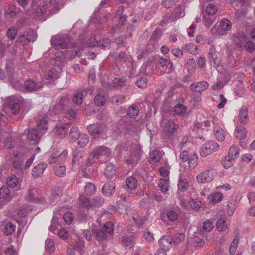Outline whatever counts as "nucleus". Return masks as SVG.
<instances>
[{
	"mask_svg": "<svg viewBox=\"0 0 255 255\" xmlns=\"http://www.w3.org/2000/svg\"><path fill=\"white\" fill-rule=\"evenodd\" d=\"M206 11L207 13L209 15H213L217 11V6L213 4L210 3L207 6Z\"/></svg>",
	"mask_w": 255,
	"mask_h": 255,
	"instance_id": "nucleus-62",
	"label": "nucleus"
},
{
	"mask_svg": "<svg viewBox=\"0 0 255 255\" xmlns=\"http://www.w3.org/2000/svg\"><path fill=\"white\" fill-rule=\"evenodd\" d=\"M37 192L36 189L34 187H30L27 191V200L29 201L34 202L35 200V194Z\"/></svg>",
	"mask_w": 255,
	"mask_h": 255,
	"instance_id": "nucleus-43",
	"label": "nucleus"
},
{
	"mask_svg": "<svg viewBox=\"0 0 255 255\" xmlns=\"http://www.w3.org/2000/svg\"><path fill=\"white\" fill-rule=\"evenodd\" d=\"M185 239V235L183 233H177L175 235L174 238L172 239L173 243L178 245L180 242L183 241Z\"/></svg>",
	"mask_w": 255,
	"mask_h": 255,
	"instance_id": "nucleus-61",
	"label": "nucleus"
},
{
	"mask_svg": "<svg viewBox=\"0 0 255 255\" xmlns=\"http://www.w3.org/2000/svg\"><path fill=\"white\" fill-rule=\"evenodd\" d=\"M214 227L213 223L210 221H206L203 222L202 229L206 232H210Z\"/></svg>",
	"mask_w": 255,
	"mask_h": 255,
	"instance_id": "nucleus-63",
	"label": "nucleus"
},
{
	"mask_svg": "<svg viewBox=\"0 0 255 255\" xmlns=\"http://www.w3.org/2000/svg\"><path fill=\"white\" fill-rule=\"evenodd\" d=\"M133 239L132 235H123L119 237L118 241L126 248L131 249L134 245Z\"/></svg>",
	"mask_w": 255,
	"mask_h": 255,
	"instance_id": "nucleus-14",
	"label": "nucleus"
},
{
	"mask_svg": "<svg viewBox=\"0 0 255 255\" xmlns=\"http://www.w3.org/2000/svg\"><path fill=\"white\" fill-rule=\"evenodd\" d=\"M17 183L18 179L15 175H12L7 179L6 183L10 187H15Z\"/></svg>",
	"mask_w": 255,
	"mask_h": 255,
	"instance_id": "nucleus-52",
	"label": "nucleus"
},
{
	"mask_svg": "<svg viewBox=\"0 0 255 255\" xmlns=\"http://www.w3.org/2000/svg\"><path fill=\"white\" fill-rule=\"evenodd\" d=\"M106 233L111 234L114 230V224L111 222H107L104 224L102 228Z\"/></svg>",
	"mask_w": 255,
	"mask_h": 255,
	"instance_id": "nucleus-51",
	"label": "nucleus"
},
{
	"mask_svg": "<svg viewBox=\"0 0 255 255\" xmlns=\"http://www.w3.org/2000/svg\"><path fill=\"white\" fill-rule=\"evenodd\" d=\"M156 64L159 69L165 73H170L174 70L172 62L166 58L159 57L157 59Z\"/></svg>",
	"mask_w": 255,
	"mask_h": 255,
	"instance_id": "nucleus-7",
	"label": "nucleus"
},
{
	"mask_svg": "<svg viewBox=\"0 0 255 255\" xmlns=\"http://www.w3.org/2000/svg\"><path fill=\"white\" fill-rule=\"evenodd\" d=\"M182 12L180 7H177L173 14L167 13L165 14L164 18L161 21V25L167 24L168 22H171L174 19H177L182 16Z\"/></svg>",
	"mask_w": 255,
	"mask_h": 255,
	"instance_id": "nucleus-12",
	"label": "nucleus"
},
{
	"mask_svg": "<svg viewBox=\"0 0 255 255\" xmlns=\"http://www.w3.org/2000/svg\"><path fill=\"white\" fill-rule=\"evenodd\" d=\"M10 190L8 187L2 186L0 188V198L1 199V205H5L9 202L11 197L9 194Z\"/></svg>",
	"mask_w": 255,
	"mask_h": 255,
	"instance_id": "nucleus-16",
	"label": "nucleus"
},
{
	"mask_svg": "<svg viewBox=\"0 0 255 255\" xmlns=\"http://www.w3.org/2000/svg\"><path fill=\"white\" fill-rule=\"evenodd\" d=\"M116 168V166L111 163H109L107 165L104 172V175L107 179H111L115 176Z\"/></svg>",
	"mask_w": 255,
	"mask_h": 255,
	"instance_id": "nucleus-25",
	"label": "nucleus"
},
{
	"mask_svg": "<svg viewBox=\"0 0 255 255\" xmlns=\"http://www.w3.org/2000/svg\"><path fill=\"white\" fill-rule=\"evenodd\" d=\"M172 239L167 236H163L158 241L160 249L168 251L172 247Z\"/></svg>",
	"mask_w": 255,
	"mask_h": 255,
	"instance_id": "nucleus-20",
	"label": "nucleus"
},
{
	"mask_svg": "<svg viewBox=\"0 0 255 255\" xmlns=\"http://www.w3.org/2000/svg\"><path fill=\"white\" fill-rule=\"evenodd\" d=\"M149 156L153 162L155 163L158 162L161 159V152L157 150H153L150 152Z\"/></svg>",
	"mask_w": 255,
	"mask_h": 255,
	"instance_id": "nucleus-37",
	"label": "nucleus"
},
{
	"mask_svg": "<svg viewBox=\"0 0 255 255\" xmlns=\"http://www.w3.org/2000/svg\"><path fill=\"white\" fill-rule=\"evenodd\" d=\"M126 97L124 95H117L112 97V102L113 104L118 105L123 103Z\"/></svg>",
	"mask_w": 255,
	"mask_h": 255,
	"instance_id": "nucleus-49",
	"label": "nucleus"
},
{
	"mask_svg": "<svg viewBox=\"0 0 255 255\" xmlns=\"http://www.w3.org/2000/svg\"><path fill=\"white\" fill-rule=\"evenodd\" d=\"M65 117L70 120H74L76 116V112L72 109H67L65 111Z\"/></svg>",
	"mask_w": 255,
	"mask_h": 255,
	"instance_id": "nucleus-60",
	"label": "nucleus"
},
{
	"mask_svg": "<svg viewBox=\"0 0 255 255\" xmlns=\"http://www.w3.org/2000/svg\"><path fill=\"white\" fill-rule=\"evenodd\" d=\"M78 139V144L80 147H85L89 142V138L87 134H81Z\"/></svg>",
	"mask_w": 255,
	"mask_h": 255,
	"instance_id": "nucleus-41",
	"label": "nucleus"
},
{
	"mask_svg": "<svg viewBox=\"0 0 255 255\" xmlns=\"http://www.w3.org/2000/svg\"><path fill=\"white\" fill-rule=\"evenodd\" d=\"M15 229V226L11 222L6 223L3 228L4 233L6 235H10L13 233Z\"/></svg>",
	"mask_w": 255,
	"mask_h": 255,
	"instance_id": "nucleus-39",
	"label": "nucleus"
},
{
	"mask_svg": "<svg viewBox=\"0 0 255 255\" xmlns=\"http://www.w3.org/2000/svg\"><path fill=\"white\" fill-rule=\"evenodd\" d=\"M162 133L167 138H170L176 131L178 126L171 121H165L162 126Z\"/></svg>",
	"mask_w": 255,
	"mask_h": 255,
	"instance_id": "nucleus-11",
	"label": "nucleus"
},
{
	"mask_svg": "<svg viewBox=\"0 0 255 255\" xmlns=\"http://www.w3.org/2000/svg\"><path fill=\"white\" fill-rule=\"evenodd\" d=\"M98 11L95 10L94 12V14L91 16L90 20L91 22L95 24H102L105 20H102L100 18V16L98 14Z\"/></svg>",
	"mask_w": 255,
	"mask_h": 255,
	"instance_id": "nucleus-54",
	"label": "nucleus"
},
{
	"mask_svg": "<svg viewBox=\"0 0 255 255\" xmlns=\"http://www.w3.org/2000/svg\"><path fill=\"white\" fill-rule=\"evenodd\" d=\"M209 58L211 64L217 67L221 65V61L219 56V53L214 49H211L209 53Z\"/></svg>",
	"mask_w": 255,
	"mask_h": 255,
	"instance_id": "nucleus-17",
	"label": "nucleus"
},
{
	"mask_svg": "<svg viewBox=\"0 0 255 255\" xmlns=\"http://www.w3.org/2000/svg\"><path fill=\"white\" fill-rule=\"evenodd\" d=\"M188 163L189 167L192 168H195L198 163V157L196 154H193L189 156Z\"/></svg>",
	"mask_w": 255,
	"mask_h": 255,
	"instance_id": "nucleus-45",
	"label": "nucleus"
},
{
	"mask_svg": "<svg viewBox=\"0 0 255 255\" xmlns=\"http://www.w3.org/2000/svg\"><path fill=\"white\" fill-rule=\"evenodd\" d=\"M240 155V149L235 146H232L229 149L228 156L225 157L222 160V165L225 168H228L232 165V161L235 160L239 157Z\"/></svg>",
	"mask_w": 255,
	"mask_h": 255,
	"instance_id": "nucleus-6",
	"label": "nucleus"
},
{
	"mask_svg": "<svg viewBox=\"0 0 255 255\" xmlns=\"http://www.w3.org/2000/svg\"><path fill=\"white\" fill-rule=\"evenodd\" d=\"M45 250L49 254H52L54 252L55 247L52 240L48 239L45 241Z\"/></svg>",
	"mask_w": 255,
	"mask_h": 255,
	"instance_id": "nucleus-38",
	"label": "nucleus"
},
{
	"mask_svg": "<svg viewBox=\"0 0 255 255\" xmlns=\"http://www.w3.org/2000/svg\"><path fill=\"white\" fill-rule=\"evenodd\" d=\"M115 183L113 181H109L104 184L102 190L104 195L110 197L115 193Z\"/></svg>",
	"mask_w": 255,
	"mask_h": 255,
	"instance_id": "nucleus-18",
	"label": "nucleus"
},
{
	"mask_svg": "<svg viewBox=\"0 0 255 255\" xmlns=\"http://www.w3.org/2000/svg\"><path fill=\"white\" fill-rule=\"evenodd\" d=\"M61 8V4L56 0H49L44 4L39 5L35 9V13L38 16H42L44 20L56 13Z\"/></svg>",
	"mask_w": 255,
	"mask_h": 255,
	"instance_id": "nucleus-1",
	"label": "nucleus"
},
{
	"mask_svg": "<svg viewBox=\"0 0 255 255\" xmlns=\"http://www.w3.org/2000/svg\"><path fill=\"white\" fill-rule=\"evenodd\" d=\"M27 137L30 140L37 142L40 139L38 129L36 128H32L29 129L27 133Z\"/></svg>",
	"mask_w": 255,
	"mask_h": 255,
	"instance_id": "nucleus-26",
	"label": "nucleus"
},
{
	"mask_svg": "<svg viewBox=\"0 0 255 255\" xmlns=\"http://www.w3.org/2000/svg\"><path fill=\"white\" fill-rule=\"evenodd\" d=\"M214 133L218 141H222L224 140L225 132L222 128L218 126H215L214 127Z\"/></svg>",
	"mask_w": 255,
	"mask_h": 255,
	"instance_id": "nucleus-29",
	"label": "nucleus"
},
{
	"mask_svg": "<svg viewBox=\"0 0 255 255\" xmlns=\"http://www.w3.org/2000/svg\"><path fill=\"white\" fill-rule=\"evenodd\" d=\"M24 86L25 90L28 92H35L42 87L41 83H36L31 79L26 81Z\"/></svg>",
	"mask_w": 255,
	"mask_h": 255,
	"instance_id": "nucleus-22",
	"label": "nucleus"
},
{
	"mask_svg": "<svg viewBox=\"0 0 255 255\" xmlns=\"http://www.w3.org/2000/svg\"><path fill=\"white\" fill-rule=\"evenodd\" d=\"M69 103L68 98L64 96L61 97L54 106L55 113L59 114L64 112L67 109V106Z\"/></svg>",
	"mask_w": 255,
	"mask_h": 255,
	"instance_id": "nucleus-15",
	"label": "nucleus"
},
{
	"mask_svg": "<svg viewBox=\"0 0 255 255\" xmlns=\"http://www.w3.org/2000/svg\"><path fill=\"white\" fill-rule=\"evenodd\" d=\"M35 32L33 30H28L26 34L21 35L18 38L17 41L19 42H23V44H26L30 41L35 40Z\"/></svg>",
	"mask_w": 255,
	"mask_h": 255,
	"instance_id": "nucleus-23",
	"label": "nucleus"
},
{
	"mask_svg": "<svg viewBox=\"0 0 255 255\" xmlns=\"http://www.w3.org/2000/svg\"><path fill=\"white\" fill-rule=\"evenodd\" d=\"M219 146V144L215 141H208L201 146L200 151V155L202 156H206L212 154Z\"/></svg>",
	"mask_w": 255,
	"mask_h": 255,
	"instance_id": "nucleus-8",
	"label": "nucleus"
},
{
	"mask_svg": "<svg viewBox=\"0 0 255 255\" xmlns=\"http://www.w3.org/2000/svg\"><path fill=\"white\" fill-rule=\"evenodd\" d=\"M166 217L169 221L174 222L177 220L178 214L174 210H169L166 213Z\"/></svg>",
	"mask_w": 255,
	"mask_h": 255,
	"instance_id": "nucleus-58",
	"label": "nucleus"
},
{
	"mask_svg": "<svg viewBox=\"0 0 255 255\" xmlns=\"http://www.w3.org/2000/svg\"><path fill=\"white\" fill-rule=\"evenodd\" d=\"M94 233L96 234V239L98 241H101L107 238L106 232L102 229L96 230Z\"/></svg>",
	"mask_w": 255,
	"mask_h": 255,
	"instance_id": "nucleus-53",
	"label": "nucleus"
},
{
	"mask_svg": "<svg viewBox=\"0 0 255 255\" xmlns=\"http://www.w3.org/2000/svg\"><path fill=\"white\" fill-rule=\"evenodd\" d=\"M52 46L58 50L60 48H66L70 42V39L67 35H56L52 37L50 40Z\"/></svg>",
	"mask_w": 255,
	"mask_h": 255,
	"instance_id": "nucleus-4",
	"label": "nucleus"
},
{
	"mask_svg": "<svg viewBox=\"0 0 255 255\" xmlns=\"http://www.w3.org/2000/svg\"><path fill=\"white\" fill-rule=\"evenodd\" d=\"M106 126L104 124L96 123L89 125L87 129L94 138H96L99 134L106 131Z\"/></svg>",
	"mask_w": 255,
	"mask_h": 255,
	"instance_id": "nucleus-10",
	"label": "nucleus"
},
{
	"mask_svg": "<svg viewBox=\"0 0 255 255\" xmlns=\"http://www.w3.org/2000/svg\"><path fill=\"white\" fill-rule=\"evenodd\" d=\"M178 188L181 191H185L189 186L187 179L182 178L179 179L178 183Z\"/></svg>",
	"mask_w": 255,
	"mask_h": 255,
	"instance_id": "nucleus-40",
	"label": "nucleus"
},
{
	"mask_svg": "<svg viewBox=\"0 0 255 255\" xmlns=\"http://www.w3.org/2000/svg\"><path fill=\"white\" fill-rule=\"evenodd\" d=\"M111 40L108 38H103L98 41V46L103 50L109 49L111 47Z\"/></svg>",
	"mask_w": 255,
	"mask_h": 255,
	"instance_id": "nucleus-36",
	"label": "nucleus"
},
{
	"mask_svg": "<svg viewBox=\"0 0 255 255\" xmlns=\"http://www.w3.org/2000/svg\"><path fill=\"white\" fill-rule=\"evenodd\" d=\"M44 76L45 79L52 81L58 78L57 73L55 70H48Z\"/></svg>",
	"mask_w": 255,
	"mask_h": 255,
	"instance_id": "nucleus-48",
	"label": "nucleus"
},
{
	"mask_svg": "<svg viewBox=\"0 0 255 255\" xmlns=\"http://www.w3.org/2000/svg\"><path fill=\"white\" fill-rule=\"evenodd\" d=\"M112 84L113 86L117 89L124 88L125 90H128L130 88V85L126 84V78H116L113 81Z\"/></svg>",
	"mask_w": 255,
	"mask_h": 255,
	"instance_id": "nucleus-21",
	"label": "nucleus"
},
{
	"mask_svg": "<svg viewBox=\"0 0 255 255\" xmlns=\"http://www.w3.org/2000/svg\"><path fill=\"white\" fill-rule=\"evenodd\" d=\"M239 119L243 124H246L248 122V109L247 107L243 106L241 108L239 113Z\"/></svg>",
	"mask_w": 255,
	"mask_h": 255,
	"instance_id": "nucleus-27",
	"label": "nucleus"
},
{
	"mask_svg": "<svg viewBox=\"0 0 255 255\" xmlns=\"http://www.w3.org/2000/svg\"><path fill=\"white\" fill-rule=\"evenodd\" d=\"M70 125L64 126L62 124H57L53 130V133L56 137L63 138L68 132Z\"/></svg>",
	"mask_w": 255,
	"mask_h": 255,
	"instance_id": "nucleus-13",
	"label": "nucleus"
},
{
	"mask_svg": "<svg viewBox=\"0 0 255 255\" xmlns=\"http://www.w3.org/2000/svg\"><path fill=\"white\" fill-rule=\"evenodd\" d=\"M84 153L83 151L76 149L73 152L72 166L74 164H79L84 156Z\"/></svg>",
	"mask_w": 255,
	"mask_h": 255,
	"instance_id": "nucleus-30",
	"label": "nucleus"
},
{
	"mask_svg": "<svg viewBox=\"0 0 255 255\" xmlns=\"http://www.w3.org/2000/svg\"><path fill=\"white\" fill-rule=\"evenodd\" d=\"M125 10V7L122 5L118 7L114 14L115 18H118L119 22L121 24H124V23L127 20V16L124 14Z\"/></svg>",
	"mask_w": 255,
	"mask_h": 255,
	"instance_id": "nucleus-24",
	"label": "nucleus"
},
{
	"mask_svg": "<svg viewBox=\"0 0 255 255\" xmlns=\"http://www.w3.org/2000/svg\"><path fill=\"white\" fill-rule=\"evenodd\" d=\"M83 100V94L82 93H76L74 95L73 97V103L77 105H80L82 104Z\"/></svg>",
	"mask_w": 255,
	"mask_h": 255,
	"instance_id": "nucleus-55",
	"label": "nucleus"
},
{
	"mask_svg": "<svg viewBox=\"0 0 255 255\" xmlns=\"http://www.w3.org/2000/svg\"><path fill=\"white\" fill-rule=\"evenodd\" d=\"M135 85L139 88H145L147 86V79L145 77L140 78L135 82Z\"/></svg>",
	"mask_w": 255,
	"mask_h": 255,
	"instance_id": "nucleus-64",
	"label": "nucleus"
},
{
	"mask_svg": "<svg viewBox=\"0 0 255 255\" xmlns=\"http://www.w3.org/2000/svg\"><path fill=\"white\" fill-rule=\"evenodd\" d=\"M54 172L56 176L62 177L66 172V168L65 166L60 165L55 167L54 168Z\"/></svg>",
	"mask_w": 255,
	"mask_h": 255,
	"instance_id": "nucleus-50",
	"label": "nucleus"
},
{
	"mask_svg": "<svg viewBox=\"0 0 255 255\" xmlns=\"http://www.w3.org/2000/svg\"><path fill=\"white\" fill-rule=\"evenodd\" d=\"M126 185L130 190H134L137 186V180L133 176H129L126 180Z\"/></svg>",
	"mask_w": 255,
	"mask_h": 255,
	"instance_id": "nucleus-31",
	"label": "nucleus"
},
{
	"mask_svg": "<svg viewBox=\"0 0 255 255\" xmlns=\"http://www.w3.org/2000/svg\"><path fill=\"white\" fill-rule=\"evenodd\" d=\"M174 111L176 114L182 115L186 112V108L183 105L178 104L174 107Z\"/></svg>",
	"mask_w": 255,
	"mask_h": 255,
	"instance_id": "nucleus-57",
	"label": "nucleus"
},
{
	"mask_svg": "<svg viewBox=\"0 0 255 255\" xmlns=\"http://www.w3.org/2000/svg\"><path fill=\"white\" fill-rule=\"evenodd\" d=\"M81 134L78 131V128L77 127H72L69 132V137L71 141L74 142L78 139Z\"/></svg>",
	"mask_w": 255,
	"mask_h": 255,
	"instance_id": "nucleus-33",
	"label": "nucleus"
},
{
	"mask_svg": "<svg viewBox=\"0 0 255 255\" xmlns=\"http://www.w3.org/2000/svg\"><path fill=\"white\" fill-rule=\"evenodd\" d=\"M106 99L105 97L101 95H97L94 98V102L98 106H102L106 103Z\"/></svg>",
	"mask_w": 255,
	"mask_h": 255,
	"instance_id": "nucleus-42",
	"label": "nucleus"
},
{
	"mask_svg": "<svg viewBox=\"0 0 255 255\" xmlns=\"http://www.w3.org/2000/svg\"><path fill=\"white\" fill-rule=\"evenodd\" d=\"M141 150L137 145L132 147V150L128 151L125 156V162L132 167L135 166L140 159Z\"/></svg>",
	"mask_w": 255,
	"mask_h": 255,
	"instance_id": "nucleus-3",
	"label": "nucleus"
},
{
	"mask_svg": "<svg viewBox=\"0 0 255 255\" xmlns=\"http://www.w3.org/2000/svg\"><path fill=\"white\" fill-rule=\"evenodd\" d=\"M85 193L88 196L94 194L96 191L95 184L92 182L87 183L85 186Z\"/></svg>",
	"mask_w": 255,
	"mask_h": 255,
	"instance_id": "nucleus-34",
	"label": "nucleus"
},
{
	"mask_svg": "<svg viewBox=\"0 0 255 255\" xmlns=\"http://www.w3.org/2000/svg\"><path fill=\"white\" fill-rule=\"evenodd\" d=\"M235 134L239 139H245L247 137V131L244 126H237L235 129Z\"/></svg>",
	"mask_w": 255,
	"mask_h": 255,
	"instance_id": "nucleus-28",
	"label": "nucleus"
},
{
	"mask_svg": "<svg viewBox=\"0 0 255 255\" xmlns=\"http://www.w3.org/2000/svg\"><path fill=\"white\" fill-rule=\"evenodd\" d=\"M208 87L209 84L205 81L192 83L190 86V89L196 93L192 94V98L196 101H199L201 99V92L206 90Z\"/></svg>",
	"mask_w": 255,
	"mask_h": 255,
	"instance_id": "nucleus-5",
	"label": "nucleus"
},
{
	"mask_svg": "<svg viewBox=\"0 0 255 255\" xmlns=\"http://www.w3.org/2000/svg\"><path fill=\"white\" fill-rule=\"evenodd\" d=\"M9 108L13 114H17L20 111V105L16 102H11L9 105Z\"/></svg>",
	"mask_w": 255,
	"mask_h": 255,
	"instance_id": "nucleus-47",
	"label": "nucleus"
},
{
	"mask_svg": "<svg viewBox=\"0 0 255 255\" xmlns=\"http://www.w3.org/2000/svg\"><path fill=\"white\" fill-rule=\"evenodd\" d=\"M93 206L101 207L104 203V198L100 196L94 197L92 200Z\"/></svg>",
	"mask_w": 255,
	"mask_h": 255,
	"instance_id": "nucleus-59",
	"label": "nucleus"
},
{
	"mask_svg": "<svg viewBox=\"0 0 255 255\" xmlns=\"http://www.w3.org/2000/svg\"><path fill=\"white\" fill-rule=\"evenodd\" d=\"M220 26L222 30L228 31L231 28V22L227 19H223L220 23Z\"/></svg>",
	"mask_w": 255,
	"mask_h": 255,
	"instance_id": "nucleus-44",
	"label": "nucleus"
},
{
	"mask_svg": "<svg viewBox=\"0 0 255 255\" xmlns=\"http://www.w3.org/2000/svg\"><path fill=\"white\" fill-rule=\"evenodd\" d=\"M109 152V148L105 146H99L96 148L90 154L86 161V166H90L96 162V160L100 157L107 155Z\"/></svg>",
	"mask_w": 255,
	"mask_h": 255,
	"instance_id": "nucleus-2",
	"label": "nucleus"
},
{
	"mask_svg": "<svg viewBox=\"0 0 255 255\" xmlns=\"http://www.w3.org/2000/svg\"><path fill=\"white\" fill-rule=\"evenodd\" d=\"M162 34V31L160 28H156L153 32L151 37L149 39L150 43H151L152 42H155L158 43V41Z\"/></svg>",
	"mask_w": 255,
	"mask_h": 255,
	"instance_id": "nucleus-32",
	"label": "nucleus"
},
{
	"mask_svg": "<svg viewBox=\"0 0 255 255\" xmlns=\"http://www.w3.org/2000/svg\"><path fill=\"white\" fill-rule=\"evenodd\" d=\"M80 201L81 203V206L83 208H87V209H89L93 206L92 202L88 198H82L81 199Z\"/></svg>",
	"mask_w": 255,
	"mask_h": 255,
	"instance_id": "nucleus-56",
	"label": "nucleus"
},
{
	"mask_svg": "<svg viewBox=\"0 0 255 255\" xmlns=\"http://www.w3.org/2000/svg\"><path fill=\"white\" fill-rule=\"evenodd\" d=\"M215 174L216 170L211 168L203 171L197 176L196 178L199 183H205L212 181Z\"/></svg>",
	"mask_w": 255,
	"mask_h": 255,
	"instance_id": "nucleus-9",
	"label": "nucleus"
},
{
	"mask_svg": "<svg viewBox=\"0 0 255 255\" xmlns=\"http://www.w3.org/2000/svg\"><path fill=\"white\" fill-rule=\"evenodd\" d=\"M139 112L138 107L135 105H132L128 108L127 115L131 118H134L138 115Z\"/></svg>",
	"mask_w": 255,
	"mask_h": 255,
	"instance_id": "nucleus-35",
	"label": "nucleus"
},
{
	"mask_svg": "<svg viewBox=\"0 0 255 255\" xmlns=\"http://www.w3.org/2000/svg\"><path fill=\"white\" fill-rule=\"evenodd\" d=\"M47 167V163L43 162H40L33 168L31 172L32 177L34 178L40 177Z\"/></svg>",
	"mask_w": 255,
	"mask_h": 255,
	"instance_id": "nucleus-19",
	"label": "nucleus"
},
{
	"mask_svg": "<svg viewBox=\"0 0 255 255\" xmlns=\"http://www.w3.org/2000/svg\"><path fill=\"white\" fill-rule=\"evenodd\" d=\"M228 206V213L229 215H231L233 214L236 207V201L235 199H232L230 200Z\"/></svg>",
	"mask_w": 255,
	"mask_h": 255,
	"instance_id": "nucleus-46",
	"label": "nucleus"
}]
</instances>
